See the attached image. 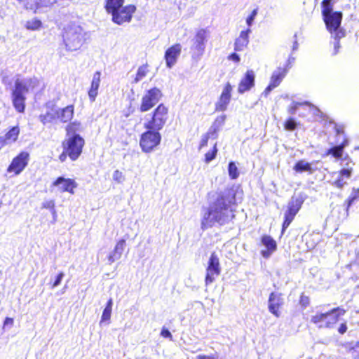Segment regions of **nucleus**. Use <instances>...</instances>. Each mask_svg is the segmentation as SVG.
I'll list each match as a JSON object with an SVG mask.
<instances>
[{
	"mask_svg": "<svg viewBox=\"0 0 359 359\" xmlns=\"http://www.w3.org/2000/svg\"><path fill=\"white\" fill-rule=\"evenodd\" d=\"M289 67L288 65L286 67L281 68L278 67L271 75L270 83L273 86L277 87L279 86L283 78L285 76L287 69Z\"/></svg>",
	"mask_w": 359,
	"mask_h": 359,
	"instance_id": "c85d7f7f",
	"label": "nucleus"
},
{
	"mask_svg": "<svg viewBox=\"0 0 359 359\" xmlns=\"http://www.w3.org/2000/svg\"><path fill=\"white\" fill-rule=\"evenodd\" d=\"M233 87L229 82L224 84L222 92L220 94L218 101L215 104V110L217 111H223L227 109L231 98Z\"/></svg>",
	"mask_w": 359,
	"mask_h": 359,
	"instance_id": "6ab92c4d",
	"label": "nucleus"
},
{
	"mask_svg": "<svg viewBox=\"0 0 359 359\" xmlns=\"http://www.w3.org/2000/svg\"><path fill=\"white\" fill-rule=\"evenodd\" d=\"M39 80L29 78L25 81L17 79L11 92V100L13 107L18 113L23 114L26 107V93L39 86Z\"/></svg>",
	"mask_w": 359,
	"mask_h": 359,
	"instance_id": "7ed1b4c3",
	"label": "nucleus"
},
{
	"mask_svg": "<svg viewBox=\"0 0 359 359\" xmlns=\"http://www.w3.org/2000/svg\"><path fill=\"white\" fill-rule=\"evenodd\" d=\"M42 208L50 210L53 215H56L55 205L53 200H50L42 203Z\"/></svg>",
	"mask_w": 359,
	"mask_h": 359,
	"instance_id": "ea45409f",
	"label": "nucleus"
},
{
	"mask_svg": "<svg viewBox=\"0 0 359 359\" xmlns=\"http://www.w3.org/2000/svg\"><path fill=\"white\" fill-rule=\"evenodd\" d=\"M169 109L163 103H160L149 114H147L143 127L144 129H151L161 131L165 126L168 119Z\"/></svg>",
	"mask_w": 359,
	"mask_h": 359,
	"instance_id": "0eeeda50",
	"label": "nucleus"
},
{
	"mask_svg": "<svg viewBox=\"0 0 359 359\" xmlns=\"http://www.w3.org/2000/svg\"><path fill=\"white\" fill-rule=\"evenodd\" d=\"M293 170L297 173L307 172L308 173L311 174L313 172L311 163L306 162L303 159L296 162V163L294 165Z\"/></svg>",
	"mask_w": 359,
	"mask_h": 359,
	"instance_id": "2f4dec72",
	"label": "nucleus"
},
{
	"mask_svg": "<svg viewBox=\"0 0 359 359\" xmlns=\"http://www.w3.org/2000/svg\"><path fill=\"white\" fill-rule=\"evenodd\" d=\"M62 36L66 48L71 51L79 49L83 41L81 29L79 27L67 28Z\"/></svg>",
	"mask_w": 359,
	"mask_h": 359,
	"instance_id": "f8f14e48",
	"label": "nucleus"
},
{
	"mask_svg": "<svg viewBox=\"0 0 359 359\" xmlns=\"http://www.w3.org/2000/svg\"><path fill=\"white\" fill-rule=\"evenodd\" d=\"M161 336L164 338L172 339V334H171L170 332L165 327L162 328V330L161 331Z\"/></svg>",
	"mask_w": 359,
	"mask_h": 359,
	"instance_id": "49530a36",
	"label": "nucleus"
},
{
	"mask_svg": "<svg viewBox=\"0 0 359 359\" xmlns=\"http://www.w3.org/2000/svg\"><path fill=\"white\" fill-rule=\"evenodd\" d=\"M228 172L229 177L231 180L237 179L239 176V172L236 165L234 162H230L228 165Z\"/></svg>",
	"mask_w": 359,
	"mask_h": 359,
	"instance_id": "4c0bfd02",
	"label": "nucleus"
},
{
	"mask_svg": "<svg viewBox=\"0 0 359 359\" xmlns=\"http://www.w3.org/2000/svg\"><path fill=\"white\" fill-rule=\"evenodd\" d=\"M24 27L29 31H37L43 27V22L37 18L28 20L25 22Z\"/></svg>",
	"mask_w": 359,
	"mask_h": 359,
	"instance_id": "473e14b6",
	"label": "nucleus"
},
{
	"mask_svg": "<svg viewBox=\"0 0 359 359\" xmlns=\"http://www.w3.org/2000/svg\"><path fill=\"white\" fill-rule=\"evenodd\" d=\"M113 179L118 183H121L124 180V175L122 172L118 170H116L113 174Z\"/></svg>",
	"mask_w": 359,
	"mask_h": 359,
	"instance_id": "a19ab883",
	"label": "nucleus"
},
{
	"mask_svg": "<svg viewBox=\"0 0 359 359\" xmlns=\"http://www.w3.org/2000/svg\"><path fill=\"white\" fill-rule=\"evenodd\" d=\"M345 313L344 309L335 307L325 313H316L311 316V323L319 329H332Z\"/></svg>",
	"mask_w": 359,
	"mask_h": 359,
	"instance_id": "39448f33",
	"label": "nucleus"
},
{
	"mask_svg": "<svg viewBox=\"0 0 359 359\" xmlns=\"http://www.w3.org/2000/svg\"><path fill=\"white\" fill-rule=\"evenodd\" d=\"M226 115H221L217 116L208 132L203 134L201 137L198 145V149L201 150L208 145L209 139H217V133L220 130L222 126H224L226 121Z\"/></svg>",
	"mask_w": 359,
	"mask_h": 359,
	"instance_id": "2eb2a0df",
	"label": "nucleus"
},
{
	"mask_svg": "<svg viewBox=\"0 0 359 359\" xmlns=\"http://www.w3.org/2000/svg\"><path fill=\"white\" fill-rule=\"evenodd\" d=\"M359 346V341L356 342L354 346H349L348 351H355V348Z\"/></svg>",
	"mask_w": 359,
	"mask_h": 359,
	"instance_id": "6e6d98bb",
	"label": "nucleus"
},
{
	"mask_svg": "<svg viewBox=\"0 0 359 359\" xmlns=\"http://www.w3.org/2000/svg\"><path fill=\"white\" fill-rule=\"evenodd\" d=\"M64 276H65V274L63 272H60L57 275L54 282L50 283L51 288H54V287H57V285H59L61 283L62 279L63 278Z\"/></svg>",
	"mask_w": 359,
	"mask_h": 359,
	"instance_id": "79ce46f5",
	"label": "nucleus"
},
{
	"mask_svg": "<svg viewBox=\"0 0 359 359\" xmlns=\"http://www.w3.org/2000/svg\"><path fill=\"white\" fill-rule=\"evenodd\" d=\"M20 133V127L17 125L9 128L4 137L8 144H12L18 140Z\"/></svg>",
	"mask_w": 359,
	"mask_h": 359,
	"instance_id": "7c9ffc66",
	"label": "nucleus"
},
{
	"mask_svg": "<svg viewBox=\"0 0 359 359\" xmlns=\"http://www.w3.org/2000/svg\"><path fill=\"white\" fill-rule=\"evenodd\" d=\"M13 319L12 318L6 317L4 322V326H6L7 325H13Z\"/></svg>",
	"mask_w": 359,
	"mask_h": 359,
	"instance_id": "5fc2aeb1",
	"label": "nucleus"
},
{
	"mask_svg": "<svg viewBox=\"0 0 359 359\" xmlns=\"http://www.w3.org/2000/svg\"><path fill=\"white\" fill-rule=\"evenodd\" d=\"M162 97L163 93L157 87L145 90L141 97L138 111L143 113L151 110L159 102Z\"/></svg>",
	"mask_w": 359,
	"mask_h": 359,
	"instance_id": "1a4fd4ad",
	"label": "nucleus"
},
{
	"mask_svg": "<svg viewBox=\"0 0 359 359\" xmlns=\"http://www.w3.org/2000/svg\"><path fill=\"white\" fill-rule=\"evenodd\" d=\"M332 0H323L321 2V8L333 7Z\"/></svg>",
	"mask_w": 359,
	"mask_h": 359,
	"instance_id": "de8ad7c7",
	"label": "nucleus"
},
{
	"mask_svg": "<svg viewBox=\"0 0 359 359\" xmlns=\"http://www.w3.org/2000/svg\"><path fill=\"white\" fill-rule=\"evenodd\" d=\"M297 127V123L293 117L287 118L283 123V128L287 131H294Z\"/></svg>",
	"mask_w": 359,
	"mask_h": 359,
	"instance_id": "e433bc0d",
	"label": "nucleus"
},
{
	"mask_svg": "<svg viewBox=\"0 0 359 359\" xmlns=\"http://www.w3.org/2000/svg\"><path fill=\"white\" fill-rule=\"evenodd\" d=\"M112 305H113V300L111 298H110L106 304L105 308L104 309L101 317V321H107L110 320L111 314L112 311Z\"/></svg>",
	"mask_w": 359,
	"mask_h": 359,
	"instance_id": "72a5a7b5",
	"label": "nucleus"
},
{
	"mask_svg": "<svg viewBox=\"0 0 359 359\" xmlns=\"http://www.w3.org/2000/svg\"><path fill=\"white\" fill-rule=\"evenodd\" d=\"M257 13V9H254L250 15L247 18L246 22L248 26H250Z\"/></svg>",
	"mask_w": 359,
	"mask_h": 359,
	"instance_id": "c03bdc74",
	"label": "nucleus"
},
{
	"mask_svg": "<svg viewBox=\"0 0 359 359\" xmlns=\"http://www.w3.org/2000/svg\"><path fill=\"white\" fill-rule=\"evenodd\" d=\"M255 74L252 69H248L245 73L238 85V92L240 94L249 91L255 86Z\"/></svg>",
	"mask_w": 359,
	"mask_h": 359,
	"instance_id": "412c9836",
	"label": "nucleus"
},
{
	"mask_svg": "<svg viewBox=\"0 0 359 359\" xmlns=\"http://www.w3.org/2000/svg\"><path fill=\"white\" fill-rule=\"evenodd\" d=\"M228 59L229 60H233V62H240V57L239 55L236 53H233L231 54H230L229 56H228Z\"/></svg>",
	"mask_w": 359,
	"mask_h": 359,
	"instance_id": "8fccbe9b",
	"label": "nucleus"
},
{
	"mask_svg": "<svg viewBox=\"0 0 359 359\" xmlns=\"http://www.w3.org/2000/svg\"><path fill=\"white\" fill-rule=\"evenodd\" d=\"M8 144L6 141L4 137L0 136V149H1L4 147Z\"/></svg>",
	"mask_w": 359,
	"mask_h": 359,
	"instance_id": "864d4df0",
	"label": "nucleus"
},
{
	"mask_svg": "<svg viewBox=\"0 0 359 359\" xmlns=\"http://www.w3.org/2000/svg\"><path fill=\"white\" fill-rule=\"evenodd\" d=\"M353 359H359V353L355 357H354Z\"/></svg>",
	"mask_w": 359,
	"mask_h": 359,
	"instance_id": "4d7b16f0",
	"label": "nucleus"
},
{
	"mask_svg": "<svg viewBox=\"0 0 359 359\" xmlns=\"http://www.w3.org/2000/svg\"><path fill=\"white\" fill-rule=\"evenodd\" d=\"M162 135L159 131L151 129H145L140 135L139 144L142 152L151 153L160 146Z\"/></svg>",
	"mask_w": 359,
	"mask_h": 359,
	"instance_id": "6e6552de",
	"label": "nucleus"
},
{
	"mask_svg": "<svg viewBox=\"0 0 359 359\" xmlns=\"http://www.w3.org/2000/svg\"><path fill=\"white\" fill-rule=\"evenodd\" d=\"M236 205V191L233 186L217 192L212 207L207 210L202 218V229L210 228L215 223L219 225L228 223L234 217L233 207Z\"/></svg>",
	"mask_w": 359,
	"mask_h": 359,
	"instance_id": "f257e3e1",
	"label": "nucleus"
},
{
	"mask_svg": "<svg viewBox=\"0 0 359 359\" xmlns=\"http://www.w3.org/2000/svg\"><path fill=\"white\" fill-rule=\"evenodd\" d=\"M40 6L39 4H36V8H39Z\"/></svg>",
	"mask_w": 359,
	"mask_h": 359,
	"instance_id": "bf43d9fd",
	"label": "nucleus"
},
{
	"mask_svg": "<svg viewBox=\"0 0 359 359\" xmlns=\"http://www.w3.org/2000/svg\"><path fill=\"white\" fill-rule=\"evenodd\" d=\"M304 203V199L300 197H292L291 200L287 205V208L284 212L283 222L281 227V235L289 227L295 216L297 215Z\"/></svg>",
	"mask_w": 359,
	"mask_h": 359,
	"instance_id": "9d476101",
	"label": "nucleus"
},
{
	"mask_svg": "<svg viewBox=\"0 0 359 359\" xmlns=\"http://www.w3.org/2000/svg\"><path fill=\"white\" fill-rule=\"evenodd\" d=\"M81 130V123L69 122L65 127L66 137L62 141V152L58 156L60 163L65 162L68 158L76 161L82 155L86 144L84 138L77 133Z\"/></svg>",
	"mask_w": 359,
	"mask_h": 359,
	"instance_id": "f03ea898",
	"label": "nucleus"
},
{
	"mask_svg": "<svg viewBox=\"0 0 359 359\" xmlns=\"http://www.w3.org/2000/svg\"><path fill=\"white\" fill-rule=\"evenodd\" d=\"M299 304L302 309H306L310 304L309 297L306 296L304 292H302L299 297Z\"/></svg>",
	"mask_w": 359,
	"mask_h": 359,
	"instance_id": "58836bf2",
	"label": "nucleus"
},
{
	"mask_svg": "<svg viewBox=\"0 0 359 359\" xmlns=\"http://www.w3.org/2000/svg\"><path fill=\"white\" fill-rule=\"evenodd\" d=\"M57 119L62 123L69 122L74 116V104L67 105L63 108H56Z\"/></svg>",
	"mask_w": 359,
	"mask_h": 359,
	"instance_id": "b1692460",
	"label": "nucleus"
},
{
	"mask_svg": "<svg viewBox=\"0 0 359 359\" xmlns=\"http://www.w3.org/2000/svg\"><path fill=\"white\" fill-rule=\"evenodd\" d=\"M196 359H217V357L214 355L200 354L196 357Z\"/></svg>",
	"mask_w": 359,
	"mask_h": 359,
	"instance_id": "3c124183",
	"label": "nucleus"
},
{
	"mask_svg": "<svg viewBox=\"0 0 359 359\" xmlns=\"http://www.w3.org/2000/svg\"><path fill=\"white\" fill-rule=\"evenodd\" d=\"M51 186L57 187L58 191L62 193L67 192L70 194H74L75 189L78 187V184L74 179L60 176L52 182Z\"/></svg>",
	"mask_w": 359,
	"mask_h": 359,
	"instance_id": "a211bd4d",
	"label": "nucleus"
},
{
	"mask_svg": "<svg viewBox=\"0 0 359 359\" xmlns=\"http://www.w3.org/2000/svg\"><path fill=\"white\" fill-rule=\"evenodd\" d=\"M101 72L97 71L93 74L91 81L90 87L88 91L89 99L91 102H94L98 95V89L101 81Z\"/></svg>",
	"mask_w": 359,
	"mask_h": 359,
	"instance_id": "393cba45",
	"label": "nucleus"
},
{
	"mask_svg": "<svg viewBox=\"0 0 359 359\" xmlns=\"http://www.w3.org/2000/svg\"><path fill=\"white\" fill-rule=\"evenodd\" d=\"M321 14L326 29L330 34H336L337 39L345 36V31L340 27L343 18L341 11H333V7L321 8Z\"/></svg>",
	"mask_w": 359,
	"mask_h": 359,
	"instance_id": "423d86ee",
	"label": "nucleus"
},
{
	"mask_svg": "<svg viewBox=\"0 0 359 359\" xmlns=\"http://www.w3.org/2000/svg\"><path fill=\"white\" fill-rule=\"evenodd\" d=\"M334 39H335V40H336V41H335V42H334V54H337V53H338V51H339V48H340V41H339V40H340L341 39H337V38L336 37V34H334Z\"/></svg>",
	"mask_w": 359,
	"mask_h": 359,
	"instance_id": "09e8293b",
	"label": "nucleus"
},
{
	"mask_svg": "<svg viewBox=\"0 0 359 359\" xmlns=\"http://www.w3.org/2000/svg\"><path fill=\"white\" fill-rule=\"evenodd\" d=\"M29 159V153L27 151H21L13 158L7 167L6 172L15 176L19 175L28 165Z\"/></svg>",
	"mask_w": 359,
	"mask_h": 359,
	"instance_id": "ddd939ff",
	"label": "nucleus"
},
{
	"mask_svg": "<svg viewBox=\"0 0 359 359\" xmlns=\"http://www.w3.org/2000/svg\"><path fill=\"white\" fill-rule=\"evenodd\" d=\"M217 151H218L217 144V142H215L213 144L212 149L205 154V156H204L205 163H209L212 160H214L217 156Z\"/></svg>",
	"mask_w": 359,
	"mask_h": 359,
	"instance_id": "f704fd0d",
	"label": "nucleus"
},
{
	"mask_svg": "<svg viewBox=\"0 0 359 359\" xmlns=\"http://www.w3.org/2000/svg\"><path fill=\"white\" fill-rule=\"evenodd\" d=\"M301 105H302V104H301V103H299V102H294V103H292V104L288 107V109H287V111H288V113H289V114H294L296 112V111H297V109H298V107H299V106H301Z\"/></svg>",
	"mask_w": 359,
	"mask_h": 359,
	"instance_id": "37998d69",
	"label": "nucleus"
},
{
	"mask_svg": "<svg viewBox=\"0 0 359 359\" xmlns=\"http://www.w3.org/2000/svg\"><path fill=\"white\" fill-rule=\"evenodd\" d=\"M134 111H135V109H134V108H133V109H132V110H131V113H133V112H134Z\"/></svg>",
	"mask_w": 359,
	"mask_h": 359,
	"instance_id": "13d9d810",
	"label": "nucleus"
},
{
	"mask_svg": "<svg viewBox=\"0 0 359 359\" xmlns=\"http://www.w3.org/2000/svg\"><path fill=\"white\" fill-rule=\"evenodd\" d=\"M337 134L338 135H341L342 138L341 141L339 140H336L335 143H338L337 144H334L330 148L327 149L324 156H330L331 157L335 158L336 160H347L349 159V161L351 162V160L349 158V156L347 154H344V149L346 147L349 145V139L345 135L344 131H340L339 130H337Z\"/></svg>",
	"mask_w": 359,
	"mask_h": 359,
	"instance_id": "9b49d317",
	"label": "nucleus"
},
{
	"mask_svg": "<svg viewBox=\"0 0 359 359\" xmlns=\"http://www.w3.org/2000/svg\"><path fill=\"white\" fill-rule=\"evenodd\" d=\"M275 88H276L275 86H273L272 83H269V86L264 90V94L265 95L269 94L271 92V90Z\"/></svg>",
	"mask_w": 359,
	"mask_h": 359,
	"instance_id": "603ef678",
	"label": "nucleus"
},
{
	"mask_svg": "<svg viewBox=\"0 0 359 359\" xmlns=\"http://www.w3.org/2000/svg\"><path fill=\"white\" fill-rule=\"evenodd\" d=\"M284 305V299L281 294L271 292L268 300V309L271 313L276 318L281 316V309Z\"/></svg>",
	"mask_w": 359,
	"mask_h": 359,
	"instance_id": "f3484780",
	"label": "nucleus"
},
{
	"mask_svg": "<svg viewBox=\"0 0 359 359\" xmlns=\"http://www.w3.org/2000/svg\"><path fill=\"white\" fill-rule=\"evenodd\" d=\"M251 32L250 28L246 30L241 31L238 37L235 40L234 50L235 51H242L247 48L249 43V34Z\"/></svg>",
	"mask_w": 359,
	"mask_h": 359,
	"instance_id": "a878e982",
	"label": "nucleus"
},
{
	"mask_svg": "<svg viewBox=\"0 0 359 359\" xmlns=\"http://www.w3.org/2000/svg\"><path fill=\"white\" fill-rule=\"evenodd\" d=\"M181 50L182 47L180 43H175L165 50L164 57L168 67L170 68L176 63Z\"/></svg>",
	"mask_w": 359,
	"mask_h": 359,
	"instance_id": "4be33fe9",
	"label": "nucleus"
},
{
	"mask_svg": "<svg viewBox=\"0 0 359 359\" xmlns=\"http://www.w3.org/2000/svg\"><path fill=\"white\" fill-rule=\"evenodd\" d=\"M353 172V168L351 167L340 169L337 172V177L331 183V184L338 189H343L348 184V180Z\"/></svg>",
	"mask_w": 359,
	"mask_h": 359,
	"instance_id": "aec40b11",
	"label": "nucleus"
},
{
	"mask_svg": "<svg viewBox=\"0 0 359 359\" xmlns=\"http://www.w3.org/2000/svg\"><path fill=\"white\" fill-rule=\"evenodd\" d=\"M261 242L266 248V250L261 252L262 255L265 258L269 257L277 250V243L271 236L263 235L261 237Z\"/></svg>",
	"mask_w": 359,
	"mask_h": 359,
	"instance_id": "5701e85b",
	"label": "nucleus"
},
{
	"mask_svg": "<svg viewBox=\"0 0 359 359\" xmlns=\"http://www.w3.org/2000/svg\"><path fill=\"white\" fill-rule=\"evenodd\" d=\"M123 4L124 0H105L106 12L111 15L112 22L118 25L130 22L136 11L135 5Z\"/></svg>",
	"mask_w": 359,
	"mask_h": 359,
	"instance_id": "20e7f679",
	"label": "nucleus"
},
{
	"mask_svg": "<svg viewBox=\"0 0 359 359\" xmlns=\"http://www.w3.org/2000/svg\"><path fill=\"white\" fill-rule=\"evenodd\" d=\"M221 273L219 259L215 252H212L208 259L205 277V285H210Z\"/></svg>",
	"mask_w": 359,
	"mask_h": 359,
	"instance_id": "4468645a",
	"label": "nucleus"
},
{
	"mask_svg": "<svg viewBox=\"0 0 359 359\" xmlns=\"http://www.w3.org/2000/svg\"><path fill=\"white\" fill-rule=\"evenodd\" d=\"M39 119L43 125L56 123L57 121L56 107L54 105L48 107L46 111L39 115Z\"/></svg>",
	"mask_w": 359,
	"mask_h": 359,
	"instance_id": "bb28decb",
	"label": "nucleus"
},
{
	"mask_svg": "<svg viewBox=\"0 0 359 359\" xmlns=\"http://www.w3.org/2000/svg\"><path fill=\"white\" fill-rule=\"evenodd\" d=\"M347 330H348V327H347L346 323L344 322V323H341L340 325L339 326L338 332L340 334H344V333H346L347 332Z\"/></svg>",
	"mask_w": 359,
	"mask_h": 359,
	"instance_id": "a18cd8bd",
	"label": "nucleus"
},
{
	"mask_svg": "<svg viewBox=\"0 0 359 359\" xmlns=\"http://www.w3.org/2000/svg\"><path fill=\"white\" fill-rule=\"evenodd\" d=\"M208 33L207 29H201L196 32L194 36L191 50L196 56H201L204 53Z\"/></svg>",
	"mask_w": 359,
	"mask_h": 359,
	"instance_id": "dca6fc26",
	"label": "nucleus"
},
{
	"mask_svg": "<svg viewBox=\"0 0 359 359\" xmlns=\"http://www.w3.org/2000/svg\"><path fill=\"white\" fill-rule=\"evenodd\" d=\"M125 245L126 241L124 239H121L116 243L112 253L108 256V259L110 263L114 262L115 260L118 259L121 257Z\"/></svg>",
	"mask_w": 359,
	"mask_h": 359,
	"instance_id": "c756f323",
	"label": "nucleus"
},
{
	"mask_svg": "<svg viewBox=\"0 0 359 359\" xmlns=\"http://www.w3.org/2000/svg\"><path fill=\"white\" fill-rule=\"evenodd\" d=\"M148 65L147 64L140 66L137 72L133 82L137 83L146 76L148 73Z\"/></svg>",
	"mask_w": 359,
	"mask_h": 359,
	"instance_id": "c9c22d12",
	"label": "nucleus"
},
{
	"mask_svg": "<svg viewBox=\"0 0 359 359\" xmlns=\"http://www.w3.org/2000/svg\"><path fill=\"white\" fill-rule=\"evenodd\" d=\"M357 202H359V187H353L350 194L344 202L347 214L351 206Z\"/></svg>",
	"mask_w": 359,
	"mask_h": 359,
	"instance_id": "cd10ccee",
	"label": "nucleus"
}]
</instances>
